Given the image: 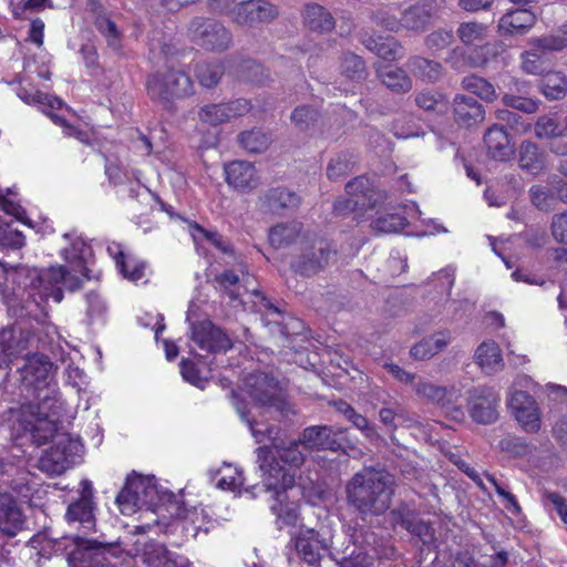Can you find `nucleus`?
Masks as SVG:
<instances>
[{"instance_id":"aec40b11","label":"nucleus","mask_w":567,"mask_h":567,"mask_svg":"<svg viewBox=\"0 0 567 567\" xmlns=\"http://www.w3.org/2000/svg\"><path fill=\"white\" fill-rule=\"evenodd\" d=\"M250 109L248 100L238 99L229 103L205 105L198 116L202 122L216 126L247 114Z\"/></svg>"},{"instance_id":"6e6552de","label":"nucleus","mask_w":567,"mask_h":567,"mask_svg":"<svg viewBox=\"0 0 567 567\" xmlns=\"http://www.w3.org/2000/svg\"><path fill=\"white\" fill-rule=\"evenodd\" d=\"M300 248L301 254L291 262V267L301 276H315L336 261V250L323 239L303 237Z\"/></svg>"},{"instance_id":"774afa93","label":"nucleus","mask_w":567,"mask_h":567,"mask_svg":"<svg viewBox=\"0 0 567 567\" xmlns=\"http://www.w3.org/2000/svg\"><path fill=\"white\" fill-rule=\"evenodd\" d=\"M181 373L185 381L190 384L204 389L206 380L198 374L196 365L187 359H183L181 362Z\"/></svg>"},{"instance_id":"bf43d9fd","label":"nucleus","mask_w":567,"mask_h":567,"mask_svg":"<svg viewBox=\"0 0 567 567\" xmlns=\"http://www.w3.org/2000/svg\"><path fill=\"white\" fill-rule=\"evenodd\" d=\"M502 100L506 106L527 114L535 113L538 110V101L515 93H506Z\"/></svg>"},{"instance_id":"e433bc0d","label":"nucleus","mask_w":567,"mask_h":567,"mask_svg":"<svg viewBox=\"0 0 567 567\" xmlns=\"http://www.w3.org/2000/svg\"><path fill=\"white\" fill-rule=\"evenodd\" d=\"M518 165L524 172L537 175L546 166V156L535 143L524 141L518 148Z\"/></svg>"},{"instance_id":"39448f33","label":"nucleus","mask_w":567,"mask_h":567,"mask_svg":"<svg viewBox=\"0 0 567 567\" xmlns=\"http://www.w3.org/2000/svg\"><path fill=\"white\" fill-rule=\"evenodd\" d=\"M245 392L255 402L254 406L245 411L239 404L236 405L241 419L248 424L250 420L257 427H265L255 420L254 410L262 409L272 414H281L286 409V401L278 381L264 372L248 374L244 380Z\"/></svg>"},{"instance_id":"4be33fe9","label":"nucleus","mask_w":567,"mask_h":567,"mask_svg":"<svg viewBox=\"0 0 567 567\" xmlns=\"http://www.w3.org/2000/svg\"><path fill=\"white\" fill-rule=\"evenodd\" d=\"M342 433V429H334L327 425H315L305 429L299 439L301 440V444H303V450L336 451L340 447L337 435Z\"/></svg>"},{"instance_id":"f8f14e48","label":"nucleus","mask_w":567,"mask_h":567,"mask_svg":"<svg viewBox=\"0 0 567 567\" xmlns=\"http://www.w3.org/2000/svg\"><path fill=\"white\" fill-rule=\"evenodd\" d=\"M17 95L24 103L37 105L43 113H47L55 124L62 126L63 133L65 135L73 136L82 143H87L89 137L85 132H82L66 124V122L61 116L49 112L50 110L62 109L63 102L60 99L45 93H41L32 86L25 87L21 85L17 89Z\"/></svg>"},{"instance_id":"ea45409f","label":"nucleus","mask_w":567,"mask_h":567,"mask_svg":"<svg viewBox=\"0 0 567 567\" xmlns=\"http://www.w3.org/2000/svg\"><path fill=\"white\" fill-rule=\"evenodd\" d=\"M91 10L95 16L94 24L96 29L105 37L107 44L114 50H117L121 44V33L116 24L109 18L102 4L99 2L92 1Z\"/></svg>"},{"instance_id":"9b49d317","label":"nucleus","mask_w":567,"mask_h":567,"mask_svg":"<svg viewBox=\"0 0 567 567\" xmlns=\"http://www.w3.org/2000/svg\"><path fill=\"white\" fill-rule=\"evenodd\" d=\"M256 300L254 301L256 311L262 316L265 326L269 327L270 332L282 340L281 347H288L286 341L290 334H297L301 328V322L290 316H285L275 307L264 295L258 291L254 292Z\"/></svg>"},{"instance_id":"49530a36","label":"nucleus","mask_w":567,"mask_h":567,"mask_svg":"<svg viewBox=\"0 0 567 567\" xmlns=\"http://www.w3.org/2000/svg\"><path fill=\"white\" fill-rule=\"evenodd\" d=\"M462 87L486 102H493L497 99L494 85L476 75L465 76L462 81Z\"/></svg>"},{"instance_id":"79ce46f5","label":"nucleus","mask_w":567,"mask_h":567,"mask_svg":"<svg viewBox=\"0 0 567 567\" xmlns=\"http://www.w3.org/2000/svg\"><path fill=\"white\" fill-rule=\"evenodd\" d=\"M378 75L382 83L393 92L404 93L412 89V81L405 71L394 65L380 68Z\"/></svg>"},{"instance_id":"8fccbe9b","label":"nucleus","mask_w":567,"mask_h":567,"mask_svg":"<svg viewBox=\"0 0 567 567\" xmlns=\"http://www.w3.org/2000/svg\"><path fill=\"white\" fill-rule=\"evenodd\" d=\"M189 233L196 245L207 241L223 252L230 251V245L228 241L225 240L223 236L216 231L206 230L198 224H190Z\"/></svg>"},{"instance_id":"603ef678","label":"nucleus","mask_w":567,"mask_h":567,"mask_svg":"<svg viewBox=\"0 0 567 567\" xmlns=\"http://www.w3.org/2000/svg\"><path fill=\"white\" fill-rule=\"evenodd\" d=\"M219 478L216 486L224 491L237 492L243 486L244 478L241 472L230 464H224L218 470Z\"/></svg>"},{"instance_id":"13d9d810","label":"nucleus","mask_w":567,"mask_h":567,"mask_svg":"<svg viewBox=\"0 0 567 567\" xmlns=\"http://www.w3.org/2000/svg\"><path fill=\"white\" fill-rule=\"evenodd\" d=\"M318 120V112L310 106L297 107L291 113V122L299 131H309Z\"/></svg>"},{"instance_id":"58836bf2","label":"nucleus","mask_w":567,"mask_h":567,"mask_svg":"<svg viewBox=\"0 0 567 567\" xmlns=\"http://www.w3.org/2000/svg\"><path fill=\"white\" fill-rule=\"evenodd\" d=\"M66 518L70 523H79L85 532L94 529L93 502L87 495L69 505Z\"/></svg>"},{"instance_id":"6ab92c4d","label":"nucleus","mask_w":567,"mask_h":567,"mask_svg":"<svg viewBox=\"0 0 567 567\" xmlns=\"http://www.w3.org/2000/svg\"><path fill=\"white\" fill-rule=\"evenodd\" d=\"M278 14V10L266 0H247L236 3L231 10V19L240 25H255L270 22Z\"/></svg>"},{"instance_id":"20e7f679","label":"nucleus","mask_w":567,"mask_h":567,"mask_svg":"<svg viewBox=\"0 0 567 567\" xmlns=\"http://www.w3.org/2000/svg\"><path fill=\"white\" fill-rule=\"evenodd\" d=\"M346 492L349 504L363 518L378 516L391 505L393 480L386 472L364 468L349 481Z\"/></svg>"},{"instance_id":"b1692460","label":"nucleus","mask_w":567,"mask_h":567,"mask_svg":"<svg viewBox=\"0 0 567 567\" xmlns=\"http://www.w3.org/2000/svg\"><path fill=\"white\" fill-rule=\"evenodd\" d=\"M455 122L463 127H472L485 120V110L474 97L457 94L453 100Z\"/></svg>"},{"instance_id":"f257e3e1","label":"nucleus","mask_w":567,"mask_h":567,"mask_svg":"<svg viewBox=\"0 0 567 567\" xmlns=\"http://www.w3.org/2000/svg\"><path fill=\"white\" fill-rule=\"evenodd\" d=\"M22 385L32 390L34 402L23 404L18 421L24 431L32 433L39 442L45 441L56 430L62 402L54 382L53 363L43 354H32L24 359V364L18 368Z\"/></svg>"},{"instance_id":"69168bd1","label":"nucleus","mask_w":567,"mask_h":567,"mask_svg":"<svg viewBox=\"0 0 567 567\" xmlns=\"http://www.w3.org/2000/svg\"><path fill=\"white\" fill-rule=\"evenodd\" d=\"M550 230L553 238L557 243L567 245V212L553 216Z\"/></svg>"},{"instance_id":"5fc2aeb1","label":"nucleus","mask_w":567,"mask_h":567,"mask_svg":"<svg viewBox=\"0 0 567 567\" xmlns=\"http://www.w3.org/2000/svg\"><path fill=\"white\" fill-rule=\"evenodd\" d=\"M172 551L167 550L162 544L150 543L145 545L143 551V561L148 567H164Z\"/></svg>"},{"instance_id":"cd10ccee","label":"nucleus","mask_w":567,"mask_h":567,"mask_svg":"<svg viewBox=\"0 0 567 567\" xmlns=\"http://www.w3.org/2000/svg\"><path fill=\"white\" fill-rule=\"evenodd\" d=\"M436 10L437 3L435 0H422L410 6L402 12L404 29L423 31Z\"/></svg>"},{"instance_id":"473e14b6","label":"nucleus","mask_w":567,"mask_h":567,"mask_svg":"<svg viewBox=\"0 0 567 567\" xmlns=\"http://www.w3.org/2000/svg\"><path fill=\"white\" fill-rule=\"evenodd\" d=\"M301 229V224L297 221L277 224L269 230V244L276 249L287 248L295 243L301 245L302 238L308 237Z\"/></svg>"},{"instance_id":"dca6fc26","label":"nucleus","mask_w":567,"mask_h":567,"mask_svg":"<svg viewBox=\"0 0 567 567\" xmlns=\"http://www.w3.org/2000/svg\"><path fill=\"white\" fill-rule=\"evenodd\" d=\"M507 404L524 431H539L542 421L538 404L526 391L517 390L516 383L509 390Z\"/></svg>"},{"instance_id":"f03ea898","label":"nucleus","mask_w":567,"mask_h":567,"mask_svg":"<svg viewBox=\"0 0 567 567\" xmlns=\"http://www.w3.org/2000/svg\"><path fill=\"white\" fill-rule=\"evenodd\" d=\"M257 462L265 487L274 493L270 508L276 515L278 528L297 526L300 519L299 506L292 498L300 495V489L295 486V474L278 463L269 446L257 449Z\"/></svg>"},{"instance_id":"72a5a7b5","label":"nucleus","mask_w":567,"mask_h":567,"mask_svg":"<svg viewBox=\"0 0 567 567\" xmlns=\"http://www.w3.org/2000/svg\"><path fill=\"white\" fill-rule=\"evenodd\" d=\"M536 39L530 40L532 48L520 55L522 70L530 75H544L550 66L546 52H550L547 48H539L535 44Z\"/></svg>"},{"instance_id":"09e8293b","label":"nucleus","mask_w":567,"mask_h":567,"mask_svg":"<svg viewBox=\"0 0 567 567\" xmlns=\"http://www.w3.org/2000/svg\"><path fill=\"white\" fill-rule=\"evenodd\" d=\"M238 140L240 145L249 153H262L271 142L270 136L260 130L244 132L238 136Z\"/></svg>"},{"instance_id":"de8ad7c7","label":"nucleus","mask_w":567,"mask_h":567,"mask_svg":"<svg viewBox=\"0 0 567 567\" xmlns=\"http://www.w3.org/2000/svg\"><path fill=\"white\" fill-rule=\"evenodd\" d=\"M535 135L538 138H555L566 136L565 124H560L556 114L538 117L535 124Z\"/></svg>"},{"instance_id":"0e129e2a","label":"nucleus","mask_w":567,"mask_h":567,"mask_svg":"<svg viewBox=\"0 0 567 567\" xmlns=\"http://www.w3.org/2000/svg\"><path fill=\"white\" fill-rule=\"evenodd\" d=\"M350 162L346 155H338L332 158L327 167V176L331 181H337L348 174Z\"/></svg>"},{"instance_id":"2f4dec72","label":"nucleus","mask_w":567,"mask_h":567,"mask_svg":"<svg viewBox=\"0 0 567 567\" xmlns=\"http://www.w3.org/2000/svg\"><path fill=\"white\" fill-rule=\"evenodd\" d=\"M23 524V516L10 494H0V529L10 536L17 534Z\"/></svg>"},{"instance_id":"ddd939ff","label":"nucleus","mask_w":567,"mask_h":567,"mask_svg":"<svg viewBox=\"0 0 567 567\" xmlns=\"http://www.w3.org/2000/svg\"><path fill=\"white\" fill-rule=\"evenodd\" d=\"M499 402V394L492 386L480 385L467 392L468 413L481 424H491L498 419Z\"/></svg>"},{"instance_id":"680f3d73","label":"nucleus","mask_w":567,"mask_h":567,"mask_svg":"<svg viewBox=\"0 0 567 567\" xmlns=\"http://www.w3.org/2000/svg\"><path fill=\"white\" fill-rule=\"evenodd\" d=\"M85 300L87 305L86 312L89 318L91 320L102 319L107 310V306L101 295L95 291L87 292L85 295Z\"/></svg>"},{"instance_id":"3c124183","label":"nucleus","mask_w":567,"mask_h":567,"mask_svg":"<svg viewBox=\"0 0 567 567\" xmlns=\"http://www.w3.org/2000/svg\"><path fill=\"white\" fill-rule=\"evenodd\" d=\"M363 43L370 51L385 60L395 59L401 51L400 44L393 38H369Z\"/></svg>"},{"instance_id":"423d86ee","label":"nucleus","mask_w":567,"mask_h":567,"mask_svg":"<svg viewBox=\"0 0 567 567\" xmlns=\"http://www.w3.org/2000/svg\"><path fill=\"white\" fill-rule=\"evenodd\" d=\"M30 286L37 290L41 299H52L61 302L63 289L75 290L81 284L78 275L66 270L63 266H52L47 269H32L28 271Z\"/></svg>"},{"instance_id":"412c9836","label":"nucleus","mask_w":567,"mask_h":567,"mask_svg":"<svg viewBox=\"0 0 567 567\" xmlns=\"http://www.w3.org/2000/svg\"><path fill=\"white\" fill-rule=\"evenodd\" d=\"M192 340L207 352L226 351L231 347L226 333L208 320L192 326Z\"/></svg>"},{"instance_id":"4468645a","label":"nucleus","mask_w":567,"mask_h":567,"mask_svg":"<svg viewBox=\"0 0 567 567\" xmlns=\"http://www.w3.org/2000/svg\"><path fill=\"white\" fill-rule=\"evenodd\" d=\"M147 91L152 99L167 101L169 97L189 95L193 91V83L184 72L171 71L165 75H152L147 80Z\"/></svg>"},{"instance_id":"a878e982","label":"nucleus","mask_w":567,"mask_h":567,"mask_svg":"<svg viewBox=\"0 0 567 567\" xmlns=\"http://www.w3.org/2000/svg\"><path fill=\"white\" fill-rule=\"evenodd\" d=\"M487 155L499 162L508 161L514 155V144L504 127L494 124L484 135Z\"/></svg>"},{"instance_id":"7c9ffc66","label":"nucleus","mask_w":567,"mask_h":567,"mask_svg":"<svg viewBox=\"0 0 567 567\" xmlns=\"http://www.w3.org/2000/svg\"><path fill=\"white\" fill-rule=\"evenodd\" d=\"M451 341L452 336L449 330L437 331L415 343L411 348L410 354L413 359L419 361L430 360L443 351Z\"/></svg>"},{"instance_id":"a211bd4d","label":"nucleus","mask_w":567,"mask_h":567,"mask_svg":"<svg viewBox=\"0 0 567 567\" xmlns=\"http://www.w3.org/2000/svg\"><path fill=\"white\" fill-rule=\"evenodd\" d=\"M248 421V426L252 436L255 437L257 443H261L268 437L271 441L272 447L276 450L277 454L280 458L290 466L298 467L306 460V451L303 450V444H301V440L292 441L287 446H284L278 437H272V427H257L250 420Z\"/></svg>"},{"instance_id":"0eeeda50","label":"nucleus","mask_w":567,"mask_h":567,"mask_svg":"<svg viewBox=\"0 0 567 567\" xmlns=\"http://www.w3.org/2000/svg\"><path fill=\"white\" fill-rule=\"evenodd\" d=\"M58 423L59 421L56 424ZM31 436L33 435L31 434ZM52 437H54V445L44 451L39 460V467L42 472L50 475H60L75 464V457L78 456L81 446L69 435L58 433V429L52 434ZM32 439L38 445L44 444L49 440L48 437L45 441L39 443L34 437Z\"/></svg>"},{"instance_id":"052dcab7","label":"nucleus","mask_w":567,"mask_h":567,"mask_svg":"<svg viewBox=\"0 0 567 567\" xmlns=\"http://www.w3.org/2000/svg\"><path fill=\"white\" fill-rule=\"evenodd\" d=\"M539 48H547L548 50L560 51L567 47V22L561 24L557 34H549L537 38L535 42Z\"/></svg>"},{"instance_id":"7ed1b4c3","label":"nucleus","mask_w":567,"mask_h":567,"mask_svg":"<svg viewBox=\"0 0 567 567\" xmlns=\"http://www.w3.org/2000/svg\"><path fill=\"white\" fill-rule=\"evenodd\" d=\"M116 504L123 515L131 516L146 507L151 511L162 509L169 515L181 514V499L167 488L159 486L154 476L131 474L125 486L116 497Z\"/></svg>"},{"instance_id":"4d7b16f0","label":"nucleus","mask_w":567,"mask_h":567,"mask_svg":"<svg viewBox=\"0 0 567 567\" xmlns=\"http://www.w3.org/2000/svg\"><path fill=\"white\" fill-rule=\"evenodd\" d=\"M223 72L224 69L219 63L202 64L196 69L197 79L199 83L205 87H212L216 85Z\"/></svg>"},{"instance_id":"864d4df0","label":"nucleus","mask_w":567,"mask_h":567,"mask_svg":"<svg viewBox=\"0 0 567 567\" xmlns=\"http://www.w3.org/2000/svg\"><path fill=\"white\" fill-rule=\"evenodd\" d=\"M117 269L125 279L136 282L144 277L146 265L134 255H130L126 259L117 260Z\"/></svg>"},{"instance_id":"393cba45","label":"nucleus","mask_w":567,"mask_h":567,"mask_svg":"<svg viewBox=\"0 0 567 567\" xmlns=\"http://www.w3.org/2000/svg\"><path fill=\"white\" fill-rule=\"evenodd\" d=\"M181 507L182 509L179 515L169 516L179 519L178 525L185 532V536L187 538L190 537L196 539L200 533L206 535L213 527L214 522L204 508L193 507L190 509H186L182 503Z\"/></svg>"},{"instance_id":"1a4fd4ad","label":"nucleus","mask_w":567,"mask_h":567,"mask_svg":"<svg viewBox=\"0 0 567 567\" xmlns=\"http://www.w3.org/2000/svg\"><path fill=\"white\" fill-rule=\"evenodd\" d=\"M415 394L431 403L437 404L452 420H464L465 413L457 400L461 396V389L456 385L441 386L424 379L414 383Z\"/></svg>"},{"instance_id":"5701e85b","label":"nucleus","mask_w":567,"mask_h":567,"mask_svg":"<svg viewBox=\"0 0 567 567\" xmlns=\"http://www.w3.org/2000/svg\"><path fill=\"white\" fill-rule=\"evenodd\" d=\"M227 183L235 189L246 193L259 185L255 166L245 161H234L225 166Z\"/></svg>"},{"instance_id":"9d476101","label":"nucleus","mask_w":567,"mask_h":567,"mask_svg":"<svg viewBox=\"0 0 567 567\" xmlns=\"http://www.w3.org/2000/svg\"><path fill=\"white\" fill-rule=\"evenodd\" d=\"M346 193L347 197L337 200L334 204V210L340 215L355 209L373 208L385 198L384 193L374 188L364 176H359L349 182L346 186Z\"/></svg>"},{"instance_id":"a18cd8bd","label":"nucleus","mask_w":567,"mask_h":567,"mask_svg":"<svg viewBox=\"0 0 567 567\" xmlns=\"http://www.w3.org/2000/svg\"><path fill=\"white\" fill-rule=\"evenodd\" d=\"M408 66L416 76L424 81L435 82L442 75V65L439 62L421 56L410 59Z\"/></svg>"},{"instance_id":"2eb2a0df","label":"nucleus","mask_w":567,"mask_h":567,"mask_svg":"<svg viewBox=\"0 0 567 567\" xmlns=\"http://www.w3.org/2000/svg\"><path fill=\"white\" fill-rule=\"evenodd\" d=\"M188 32L193 42L207 50H225L231 42L228 30L212 19L195 18Z\"/></svg>"},{"instance_id":"338daca9","label":"nucleus","mask_w":567,"mask_h":567,"mask_svg":"<svg viewBox=\"0 0 567 567\" xmlns=\"http://www.w3.org/2000/svg\"><path fill=\"white\" fill-rule=\"evenodd\" d=\"M348 420L370 441H374L380 437L375 426L370 423L365 416L357 413L355 411L348 417Z\"/></svg>"},{"instance_id":"c9c22d12","label":"nucleus","mask_w":567,"mask_h":567,"mask_svg":"<svg viewBox=\"0 0 567 567\" xmlns=\"http://www.w3.org/2000/svg\"><path fill=\"white\" fill-rule=\"evenodd\" d=\"M303 21L307 28L313 32H331L336 27L332 14L322 6L308 3L303 10Z\"/></svg>"},{"instance_id":"e2e57ef3","label":"nucleus","mask_w":567,"mask_h":567,"mask_svg":"<svg viewBox=\"0 0 567 567\" xmlns=\"http://www.w3.org/2000/svg\"><path fill=\"white\" fill-rule=\"evenodd\" d=\"M24 244V236L21 231L12 229L9 226L6 228L0 227V246L20 249Z\"/></svg>"},{"instance_id":"6e6d98bb","label":"nucleus","mask_w":567,"mask_h":567,"mask_svg":"<svg viewBox=\"0 0 567 567\" xmlns=\"http://www.w3.org/2000/svg\"><path fill=\"white\" fill-rule=\"evenodd\" d=\"M341 72L351 80H360L365 75V64L359 55L346 53L341 61Z\"/></svg>"},{"instance_id":"4c0bfd02","label":"nucleus","mask_w":567,"mask_h":567,"mask_svg":"<svg viewBox=\"0 0 567 567\" xmlns=\"http://www.w3.org/2000/svg\"><path fill=\"white\" fill-rule=\"evenodd\" d=\"M16 329L6 330L0 334V369L9 367L13 358L25 349L28 339L19 331V338L16 341Z\"/></svg>"},{"instance_id":"37998d69","label":"nucleus","mask_w":567,"mask_h":567,"mask_svg":"<svg viewBox=\"0 0 567 567\" xmlns=\"http://www.w3.org/2000/svg\"><path fill=\"white\" fill-rule=\"evenodd\" d=\"M542 92L550 100L565 97L567 93V78L559 71H547L543 75Z\"/></svg>"},{"instance_id":"c85d7f7f","label":"nucleus","mask_w":567,"mask_h":567,"mask_svg":"<svg viewBox=\"0 0 567 567\" xmlns=\"http://www.w3.org/2000/svg\"><path fill=\"white\" fill-rule=\"evenodd\" d=\"M474 361L486 375H494L504 368L501 348L492 340L484 341L477 347Z\"/></svg>"},{"instance_id":"bb28decb","label":"nucleus","mask_w":567,"mask_h":567,"mask_svg":"<svg viewBox=\"0 0 567 567\" xmlns=\"http://www.w3.org/2000/svg\"><path fill=\"white\" fill-rule=\"evenodd\" d=\"M61 256L71 265L75 275L81 274L84 278H90L87 265L92 258V248L81 237L72 238L70 247L61 250Z\"/></svg>"},{"instance_id":"c03bdc74","label":"nucleus","mask_w":567,"mask_h":567,"mask_svg":"<svg viewBox=\"0 0 567 567\" xmlns=\"http://www.w3.org/2000/svg\"><path fill=\"white\" fill-rule=\"evenodd\" d=\"M489 33L488 25L475 21L463 22L457 29V35L465 45H480Z\"/></svg>"},{"instance_id":"f3484780","label":"nucleus","mask_w":567,"mask_h":567,"mask_svg":"<svg viewBox=\"0 0 567 567\" xmlns=\"http://www.w3.org/2000/svg\"><path fill=\"white\" fill-rule=\"evenodd\" d=\"M291 542L299 558L309 565L317 564L330 547V538L313 528H301Z\"/></svg>"},{"instance_id":"c756f323","label":"nucleus","mask_w":567,"mask_h":567,"mask_svg":"<svg viewBox=\"0 0 567 567\" xmlns=\"http://www.w3.org/2000/svg\"><path fill=\"white\" fill-rule=\"evenodd\" d=\"M536 22V16L527 9H516L506 12L498 21L501 35L523 34Z\"/></svg>"},{"instance_id":"f704fd0d","label":"nucleus","mask_w":567,"mask_h":567,"mask_svg":"<svg viewBox=\"0 0 567 567\" xmlns=\"http://www.w3.org/2000/svg\"><path fill=\"white\" fill-rule=\"evenodd\" d=\"M417 207L411 204L404 207V214L400 213H385L379 215L372 223L374 229L382 233H396L403 229L409 219H413L417 215Z\"/></svg>"},{"instance_id":"a19ab883","label":"nucleus","mask_w":567,"mask_h":567,"mask_svg":"<svg viewBox=\"0 0 567 567\" xmlns=\"http://www.w3.org/2000/svg\"><path fill=\"white\" fill-rule=\"evenodd\" d=\"M264 206L271 213H279L284 208H295L300 204V197L285 188H274L262 197Z\"/></svg>"}]
</instances>
